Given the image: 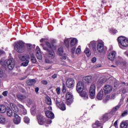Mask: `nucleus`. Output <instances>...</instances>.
Wrapping results in <instances>:
<instances>
[{"mask_svg":"<svg viewBox=\"0 0 128 128\" xmlns=\"http://www.w3.org/2000/svg\"><path fill=\"white\" fill-rule=\"evenodd\" d=\"M46 45L48 48L44 47L43 48L44 50L48 52V58L45 57V62L46 64H52V60H54L56 56V54L53 50L54 48L52 46L50 42H46Z\"/></svg>","mask_w":128,"mask_h":128,"instance_id":"f257e3e1","label":"nucleus"},{"mask_svg":"<svg viewBox=\"0 0 128 128\" xmlns=\"http://www.w3.org/2000/svg\"><path fill=\"white\" fill-rule=\"evenodd\" d=\"M119 46L120 48L124 49V48L128 46V38L124 36H119L118 38Z\"/></svg>","mask_w":128,"mask_h":128,"instance_id":"f03ea898","label":"nucleus"},{"mask_svg":"<svg viewBox=\"0 0 128 128\" xmlns=\"http://www.w3.org/2000/svg\"><path fill=\"white\" fill-rule=\"evenodd\" d=\"M14 48L18 52H24L26 50L24 44L22 41H19L17 42L14 46Z\"/></svg>","mask_w":128,"mask_h":128,"instance_id":"7ed1b4c3","label":"nucleus"},{"mask_svg":"<svg viewBox=\"0 0 128 128\" xmlns=\"http://www.w3.org/2000/svg\"><path fill=\"white\" fill-rule=\"evenodd\" d=\"M4 66H8V70H12L14 68L16 64V62L14 59H10L7 61H4Z\"/></svg>","mask_w":128,"mask_h":128,"instance_id":"20e7f679","label":"nucleus"},{"mask_svg":"<svg viewBox=\"0 0 128 128\" xmlns=\"http://www.w3.org/2000/svg\"><path fill=\"white\" fill-rule=\"evenodd\" d=\"M54 100L56 105L60 110H66V104H64V102H61L60 98H54Z\"/></svg>","mask_w":128,"mask_h":128,"instance_id":"39448f33","label":"nucleus"},{"mask_svg":"<svg viewBox=\"0 0 128 128\" xmlns=\"http://www.w3.org/2000/svg\"><path fill=\"white\" fill-rule=\"evenodd\" d=\"M104 42L102 40H98V42L97 44V50L98 52H103L104 48Z\"/></svg>","mask_w":128,"mask_h":128,"instance_id":"423d86ee","label":"nucleus"},{"mask_svg":"<svg viewBox=\"0 0 128 128\" xmlns=\"http://www.w3.org/2000/svg\"><path fill=\"white\" fill-rule=\"evenodd\" d=\"M96 85L94 84H92L90 88V98H94L96 96Z\"/></svg>","mask_w":128,"mask_h":128,"instance_id":"0eeeda50","label":"nucleus"},{"mask_svg":"<svg viewBox=\"0 0 128 128\" xmlns=\"http://www.w3.org/2000/svg\"><path fill=\"white\" fill-rule=\"evenodd\" d=\"M84 82H78L76 84V90L79 94L82 92L84 90Z\"/></svg>","mask_w":128,"mask_h":128,"instance_id":"6e6552de","label":"nucleus"},{"mask_svg":"<svg viewBox=\"0 0 128 128\" xmlns=\"http://www.w3.org/2000/svg\"><path fill=\"white\" fill-rule=\"evenodd\" d=\"M66 86L69 88H72L74 86V80L72 78H69L66 82Z\"/></svg>","mask_w":128,"mask_h":128,"instance_id":"1a4fd4ad","label":"nucleus"},{"mask_svg":"<svg viewBox=\"0 0 128 128\" xmlns=\"http://www.w3.org/2000/svg\"><path fill=\"white\" fill-rule=\"evenodd\" d=\"M103 90L104 94H110L112 90V86L107 84L104 86Z\"/></svg>","mask_w":128,"mask_h":128,"instance_id":"9d476101","label":"nucleus"},{"mask_svg":"<svg viewBox=\"0 0 128 128\" xmlns=\"http://www.w3.org/2000/svg\"><path fill=\"white\" fill-rule=\"evenodd\" d=\"M58 54L60 56V58L62 60H66V54L64 53V48L62 47H60L58 50Z\"/></svg>","mask_w":128,"mask_h":128,"instance_id":"9b49d317","label":"nucleus"},{"mask_svg":"<svg viewBox=\"0 0 128 128\" xmlns=\"http://www.w3.org/2000/svg\"><path fill=\"white\" fill-rule=\"evenodd\" d=\"M36 56L38 60H42V52L40 48L38 46L36 47Z\"/></svg>","mask_w":128,"mask_h":128,"instance_id":"f8f14e48","label":"nucleus"},{"mask_svg":"<svg viewBox=\"0 0 128 128\" xmlns=\"http://www.w3.org/2000/svg\"><path fill=\"white\" fill-rule=\"evenodd\" d=\"M14 122L16 124H18L20 123V117L16 114V113L14 114Z\"/></svg>","mask_w":128,"mask_h":128,"instance_id":"ddd939ff","label":"nucleus"},{"mask_svg":"<svg viewBox=\"0 0 128 128\" xmlns=\"http://www.w3.org/2000/svg\"><path fill=\"white\" fill-rule=\"evenodd\" d=\"M116 56V52L114 51H112L108 54V58L110 60H114Z\"/></svg>","mask_w":128,"mask_h":128,"instance_id":"4468645a","label":"nucleus"},{"mask_svg":"<svg viewBox=\"0 0 128 128\" xmlns=\"http://www.w3.org/2000/svg\"><path fill=\"white\" fill-rule=\"evenodd\" d=\"M83 81L86 84H90L92 82V76H86L83 78Z\"/></svg>","mask_w":128,"mask_h":128,"instance_id":"2eb2a0df","label":"nucleus"},{"mask_svg":"<svg viewBox=\"0 0 128 128\" xmlns=\"http://www.w3.org/2000/svg\"><path fill=\"white\" fill-rule=\"evenodd\" d=\"M39 124L42 125L44 124V118L42 115H40L37 117Z\"/></svg>","mask_w":128,"mask_h":128,"instance_id":"dca6fc26","label":"nucleus"},{"mask_svg":"<svg viewBox=\"0 0 128 128\" xmlns=\"http://www.w3.org/2000/svg\"><path fill=\"white\" fill-rule=\"evenodd\" d=\"M19 58L20 60L24 62V60H30V56L28 54L20 55L19 56Z\"/></svg>","mask_w":128,"mask_h":128,"instance_id":"f3484780","label":"nucleus"},{"mask_svg":"<svg viewBox=\"0 0 128 128\" xmlns=\"http://www.w3.org/2000/svg\"><path fill=\"white\" fill-rule=\"evenodd\" d=\"M10 108H12L14 112H18V106H16L14 104L10 103Z\"/></svg>","mask_w":128,"mask_h":128,"instance_id":"a211bd4d","label":"nucleus"},{"mask_svg":"<svg viewBox=\"0 0 128 128\" xmlns=\"http://www.w3.org/2000/svg\"><path fill=\"white\" fill-rule=\"evenodd\" d=\"M46 114L47 118H54V114L50 110H48L46 112Z\"/></svg>","mask_w":128,"mask_h":128,"instance_id":"6ab92c4d","label":"nucleus"},{"mask_svg":"<svg viewBox=\"0 0 128 128\" xmlns=\"http://www.w3.org/2000/svg\"><path fill=\"white\" fill-rule=\"evenodd\" d=\"M104 98V90H100L97 95V98L99 100H102Z\"/></svg>","mask_w":128,"mask_h":128,"instance_id":"aec40b11","label":"nucleus"},{"mask_svg":"<svg viewBox=\"0 0 128 128\" xmlns=\"http://www.w3.org/2000/svg\"><path fill=\"white\" fill-rule=\"evenodd\" d=\"M106 82V80L104 78L100 80L98 82H97V86L98 88H102V86Z\"/></svg>","mask_w":128,"mask_h":128,"instance_id":"412c9836","label":"nucleus"},{"mask_svg":"<svg viewBox=\"0 0 128 128\" xmlns=\"http://www.w3.org/2000/svg\"><path fill=\"white\" fill-rule=\"evenodd\" d=\"M16 98L18 100H26V96L22 94H16Z\"/></svg>","mask_w":128,"mask_h":128,"instance_id":"4be33fe9","label":"nucleus"},{"mask_svg":"<svg viewBox=\"0 0 128 128\" xmlns=\"http://www.w3.org/2000/svg\"><path fill=\"white\" fill-rule=\"evenodd\" d=\"M66 100L70 102H72V95L70 92H68L66 94Z\"/></svg>","mask_w":128,"mask_h":128,"instance_id":"5701e85b","label":"nucleus"},{"mask_svg":"<svg viewBox=\"0 0 128 128\" xmlns=\"http://www.w3.org/2000/svg\"><path fill=\"white\" fill-rule=\"evenodd\" d=\"M78 44V40H76V38H74L71 40V42L70 43V46H76V44Z\"/></svg>","mask_w":128,"mask_h":128,"instance_id":"b1692460","label":"nucleus"},{"mask_svg":"<svg viewBox=\"0 0 128 128\" xmlns=\"http://www.w3.org/2000/svg\"><path fill=\"white\" fill-rule=\"evenodd\" d=\"M6 112V107L4 105H0V112L4 114Z\"/></svg>","mask_w":128,"mask_h":128,"instance_id":"393cba45","label":"nucleus"},{"mask_svg":"<svg viewBox=\"0 0 128 128\" xmlns=\"http://www.w3.org/2000/svg\"><path fill=\"white\" fill-rule=\"evenodd\" d=\"M6 117L2 115H0V124H6Z\"/></svg>","mask_w":128,"mask_h":128,"instance_id":"a878e982","label":"nucleus"},{"mask_svg":"<svg viewBox=\"0 0 128 128\" xmlns=\"http://www.w3.org/2000/svg\"><path fill=\"white\" fill-rule=\"evenodd\" d=\"M36 83V80H30L26 81V84L28 86H32V84H34Z\"/></svg>","mask_w":128,"mask_h":128,"instance_id":"bb28decb","label":"nucleus"},{"mask_svg":"<svg viewBox=\"0 0 128 128\" xmlns=\"http://www.w3.org/2000/svg\"><path fill=\"white\" fill-rule=\"evenodd\" d=\"M84 52L88 57L92 55V52H90V50L88 48H86Z\"/></svg>","mask_w":128,"mask_h":128,"instance_id":"cd10ccee","label":"nucleus"},{"mask_svg":"<svg viewBox=\"0 0 128 128\" xmlns=\"http://www.w3.org/2000/svg\"><path fill=\"white\" fill-rule=\"evenodd\" d=\"M80 96H82V98H84V100H88V94H86V92H80Z\"/></svg>","mask_w":128,"mask_h":128,"instance_id":"c85d7f7f","label":"nucleus"},{"mask_svg":"<svg viewBox=\"0 0 128 128\" xmlns=\"http://www.w3.org/2000/svg\"><path fill=\"white\" fill-rule=\"evenodd\" d=\"M30 58L32 62H33L34 64H36V58L34 55L32 54H30Z\"/></svg>","mask_w":128,"mask_h":128,"instance_id":"c756f323","label":"nucleus"},{"mask_svg":"<svg viewBox=\"0 0 128 128\" xmlns=\"http://www.w3.org/2000/svg\"><path fill=\"white\" fill-rule=\"evenodd\" d=\"M70 38H66L64 40V42L66 46V48H70Z\"/></svg>","mask_w":128,"mask_h":128,"instance_id":"7c9ffc66","label":"nucleus"},{"mask_svg":"<svg viewBox=\"0 0 128 128\" xmlns=\"http://www.w3.org/2000/svg\"><path fill=\"white\" fill-rule=\"evenodd\" d=\"M7 116L10 118L12 116V110L10 108L7 109Z\"/></svg>","mask_w":128,"mask_h":128,"instance_id":"2f4dec72","label":"nucleus"},{"mask_svg":"<svg viewBox=\"0 0 128 128\" xmlns=\"http://www.w3.org/2000/svg\"><path fill=\"white\" fill-rule=\"evenodd\" d=\"M29 62H30V60H26V62H23L22 63L20 66H28Z\"/></svg>","mask_w":128,"mask_h":128,"instance_id":"473e14b6","label":"nucleus"},{"mask_svg":"<svg viewBox=\"0 0 128 128\" xmlns=\"http://www.w3.org/2000/svg\"><path fill=\"white\" fill-rule=\"evenodd\" d=\"M98 126H100V123L98 121H96L95 124L92 125L93 128H98Z\"/></svg>","mask_w":128,"mask_h":128,"instance_id":"72a5a7b5","label":"nucleus"},{"mask_svg":"<svg viewBox=\"0 0 128 128\" xmlns=\"http://www.w3.org/2000/svg\"><path fill=\"white\" fill-rule=\"evenodd\" d=\"M128 124L124 122H122L120 124L121 128H127Z\"/></svg>","mask_w":128,"mask_h":128,"instance_id":"f704fd0d","label":"nucleus"},{"mask_svg":"<svg viewBox=\"0 0 128 128\" xmlns=\"http://www.w3.org/2000/svg\"><path fill=\"white\" fill-rule=\"evenodd\" d=\"M46 102L47 104L50 106V104H52V100L50 99V98H46Z\"/></svg>","mask_w":128,"mask_h":128,"instance_id":"c9c22d12","label":"nucleus"},{"mask_svg":"<svg viewBox=\"0 0 128 128\" xmlns=\"http://www.w3.org/2000/svg\"><path fill=\"white\" fill-rule=\"evenodd\" d=\"M26 102L28 106H32V100L31 99H28Z\"/></svg>","mask_w":128,"mask_h":128,"instance_id":"e433bc0d","label":"nucleus"},{"mask_svg":"<svg viewBox=\"0 0 128 128\" xmlns=\"http://www.w3.org/2000/svg\"><path fill=\"white\" fill-rule=\"evenodd\" d=\"M28 113V112L26 111V108H24L22 110H20V114H26Z\"/></svg>","mask_w":128,"mask_h":128,"instance_id":"4c0bfd02","label":"nucleus"},{"mask_svg":"<svg viewBox=\"0 0 128 128\" xmlns=\"http://www.w3.org/2000/svg\"><path fill=\"white\" fill-rule=\"evenodd\" d=\"M24 122L26 124L30 123V118L28 117L25 116L24 117Z\"/></svg>","mask_w":128,"mask_h":128,"instance_id":"58836bf2","label":"nucleus"},{"mask_svg":"<svg viewBox=\"0 0 128 128\" xmlns=\"http://www.w3.org/2000/svg\"><path fill=\"white\" fill-rule=\"evenodd\" d=\"M103 120H108V114H106L104 116H103Z\"/></svg>","mask_w":128,"mask_h":128,"instance_id":"ea45409f","label":"nucleus"},{"mask_svg":"<svg viewBox=\"0 0 128 128\" xmlns=\"http://www.w3.org/2000/svg\"><path fill=\"white\" fill-rule=\"evenodd\" d=\"M80 52H82V50H80V46H78L76 50V54H80Z\"/></svg>","mask_w":128,"mask_h":128,"instance_id":"a19ab883","label":"nucleus"},{"mask_svg":"<svg viewBox=\"0 0 128 128\" xmlns=\"http://www.w3.org/2000/svg\"><path fill=\"white\" fill-rule=\"evenodd\" d=\"M18 108H20V110H24V106L18 104Z\"/></svg>","mask_w":128,"mask_h":128,"instance_id":"79ce46f5","label":"nucleus"},{"mask_svg":"<svg viewBox=\"0 0 128 128\" xmlns=\"http://www.w3.org/2000/svg\"><path fill=\"white\" fill-rule=\"evenodd\" d=\"M8 91H4L2 92V96H8Z\"/></svg>","mask_w":128,"mask_h":128,"instance_id":"37998d69","label":"nucleus"},{"mask_svg":"<svg viewBox=\"0 0 128 128\" xmlns=\"http://www.w3.org/2000/svg\"><path fill=\"white\" fill-rule=\"evenodd\" d=\"M56 92L58 94H60V88H58L56 89Z\"/></svg>","mask_w":128,"mask_h":128,"instance_id":"c03bdc74","label":"nucleus"},{"mask_svg":"<svg viewBox=\"0 0 128 128\" xmlns=\"http://www.w3.org/2000/svg\"><path fill=\"white\" fill-rule=\"evenodd\" d=\"M112 34H116V32H118V30H116V29H112Z\"/></svg>","mask_w":128,"mask_h":128,"instance_id":"a18cd8bd","label":"nucleus"},{"mask_svg":"<svg viewBox=\"0 0 128 128\" xmlns=\"http://www.w3.org/2000/svg\"><path fill=\"white\" fill-rule=\"evenodd\" d=\"M4 76V72H2V70L0 68V78H2Z\"/></svg>","mask_w":128,"mask_h":128,"instance_id":"49530a36","label":"nucleus"},{"mask_svg":"<svg viewBox=\"0 0 128 128\" xmlns=\"http://www.w3.org/2000/svg\"><path fill=\"white\" fill-rule=\"evenodd\" d=\"M128 114V111L125 110L122 114V116H126Z\"/></svg>","mask_w":128,"mask_h":128,"instance_id":"de8ad7c7","label":"nucleus"},{"mask_svg":"<svg viewBox=\"0 0 128 128\" xmlns=\"http://www.w3.org/2000/svg\"><path fill=\"white\" fill-rule=\"evenodd\" d=\"M100 66H102V64H98L94 66V68H100Z\"/></svg>","mask_w":128,"mask_h":128,"instance_id":"09e8293b","label":"nucleus"},{"mask_svg":"<svg viewBox=\"0 0 128 128\" xmlns=\"http://www.w3.org/2000/svg\"><path fill=\"white\" fill-rule=\"evenodd\" d=\"M62 90L63 92H66V85L63 84Z\"/></svg>","mask_w":128,"mask_h":128,"instance_id":"8fccbe9b","label":"nucleus"},{"mask_svg":"<svg viewBox=\"0 0 128 128\" xmlns=\"http://www.w3.org/2000/svg\"><path fill=\"white\" fill-rule=\"evenodd\" d=\"M108 100H110V96H106V100H104V102H108Z\"/></svg>","mask_w":128,"mask_h":128,"instance_id":"3c124183","label":"nucleus"},{"mask_svg":"<svg viewBox=\"0 0 128 128\" xmlns=\"http://www.w3.org/2000/svg\"><path fill=\"white\" fill-rule=\"evenodd\" d=\"M52 78H58V74H54L52 76Z\"/></svg>","mask_w":128,"mask_h":128,"instance_id":"603ef678","label":"nucleus"},{"mask_svg":"<svg viewBox=\"0 0 128 128\" xmlns=\"http://www.w3.org/2000/svg\"><path fill=\"white\" fill-rule=\"evenodd\" d=\"M42 84H48V81L43 80L42 81Z\"/></svg>","mask_w":128,"mask_h":128,"instance_id":"864d4df0","label":"nucleus"},{"mask_svg":"<svg viewBox=\"0 0 128 128\" xmlns=\"http://www.w3.org/2000/svg\"><path fill=\"white\" fill-rule=\"evenodd\" d=\"M46 124H52V120H50V119H48L46 120Z\"/></svg>","mask_w":128,"mask_h":128,"instance_id":"5fc2aeb1","label":"nucleus"},{"mask_svg":"<svg viewBox=\"0 0 128 128\" xmlns=\"http://www.w3.org/2000/svg\"><path fill=\"white\" fill-rule=\"evenodd\" d=\"M94 46H92V50H93L94 52H96V44H94Z\"/></svg>","mask_w":128,"mask_h":128,"instance_id":"6e6d98bb","label":"nucleus"},{"mask_svg":"<svg viewBox=\"0 0 128 128\" xmlns=\"http://www.w3.org/2000/svg\"><path fill=\"white\" fill-rule=\"evenodd\" d=\"M92 62H96V58L94 57V58H92Z\"/></svg>","mask_w":128,"mask_h":128,"instance_id":"4d7b16f0","label":"nucleus"},{"mask_svg":"<svg viewBox=\"0 0 128 128\" xmlns=\"http://www.w3.org/2000/svg\"><path fill=\"white\" fill-rule=\"evenodd\" d=\"M76 50V47H73L72 50H71V52L72 54H74V51Z\"/></svg>","mask_w":128,"mask_h":128,"instance_id":"13d9d810","label":"nucleus"},{"mask_svg":"<svg viewBox=\"0 0 128 128\" xmlns=\"http://www.w3.org/2000/svg\"><path fill=\"white\" fill-rule=\"evenodd\" d=\"M38 90H40V88H35V92H36V94H38Z\"/></svg>","mask_w":128,"mask_h":128,"instance_id":"bf43d9fd","label":"nucleus"},{"mask_svg":"<svg viewBox=\"0 0 128 128\" xmlns=\"http://www.w3.org/2000/svg\"><path fill=\"white\" fill-rule=\"evenodd\" d=\"M72 101H70V100H67V102H66V104L68 106H70V104H72Z\"/></svg>","mask_w":128,"mask_h":128,"instance_id":"052dcab7","label":"nucleus"},{"mask_svg":"<svg viewBox=\"0 0 128 128\" xmlns=\"http://www.w3.org/2000/svg\"><path fill=\"white\" fill-rule=\"evenodd\" d=\"M50 68H52V66H49L48 68L46 67V68H44V70H50Z\"/></svg>","mask_w":128,"mask_h":128,"instance_id":"680f3d73","label":"nucleus"},{"mask_svg":"<svg viewBox=\"0 0 128 128\" xmlns=\"http://www.w3.org/2000/svg\"><path fill=\"white\" fill-rule=\"evenodd\" d=\"M119 108H120V106H117L115 108L114 111L116 112V110H118L119 109Z\"/></svg>","mask_w":128,"mask_h":128,"instance_id":"e2e57ef3","label":"nucleus"},{"mask_svg":"<svg viewBox=\"0 0 128 128\" xmlns=\"http://www.w3.org/2000/svg\"><path fill=\"white\" fill-rule=\"evenodd\" d=\"M55 43H56V40H52V42H51V44H52V46L53 48L54 46V44H55Z\"/></svg>","mask_w":128,"mask_h":128,"instance_id":"0e129e2a","label":"nucleus"},{"mask_svg":"<svg viewBox=\"0 0 128 128\" xmlns=\"http://www.w3.org/2000/svg\"><path fill=\"white\" fill-rule=\"evenodd\" d=\"M124 54H125V56H128V52L126 51L124 52Z\"/></svg>","mask_w":128,"mask_h":128,"instance_id":"69168bd1","label":"nucleus"},{"mask_svg":"<svg viewBox=\"0 0 128 128\" xmlns=\"http://www.w3.org/2000/svg\"><path fill=\"white\" fill-rule=\"evenodd\" d=\"M118 124V120H116L114 122V126H116V125Z\"/></svg>","mask_w":128,"mask_h":128,"instance_id":"338daca9","label":"nucleus"},{"mask_svg":"<svg viewBox=\"0 0 128 128\" xmlns=\"http://www.w3.org/2000/svg\"><path fill=\"white\" fill-rule=\"evenodd\" d=\"M45 39L42 38L40 40V42H44Z\"/></svg>","mask_w":128,"mask_h":128,"instance_id":"774afa93","label":"nucleus"}]
</instances>
